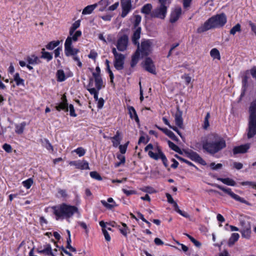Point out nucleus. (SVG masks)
<instances>
[{"mask_svg":"<svg viewBox=\"0 0 256 256\" xmlns=\"http://www.w3.org/2000/svg\"><path fill=\"white\" fill-rule=\"evenodd\" d=\"M250 148V144H244L240 145V146H235L233 148V153L234 154H244Z\"/></svg>","mask_w":256,"mask_h":256,"instance_id":"dca6fc26","label":"nucleus"},{"mask_svg":"<svg viewBox=\"0 0 256 256\" xmlns=\"http://www.w3.org/2000/svg\"><path fill=\"white\" fill-rule=\"evenodd\" d=\"M138 46V48L135 52L134 54L132 56V61L130 62V66L132 68H134L137 64L139 57H140V42H138V44H136Z\"/></svg>","mask_w":256,"mask_h":256,"instance_id":"412c9836","label":"nucleus"},{"mask_svg":"<svg viewBox=\"0 0 256 256\" xmlns=\"http://www.w3.org/2000/svg\"><path fill=\"white\" fill-rule=\"evenodd\" d=\"M122 12L121 16L124 18L132 10L131 0H121Z\"/></svg>","mask_w":256,"mask_h":256,"instance_id":"f8f14e48","label":"nucleus"},{"mask_svg":"<svg viewBox=\"0 0 256 256\" xmlns=\"http://www.w3.org/2000/svg\"><path fill=\"white\" fill-rule=\"evenodd\" d=\"M120 133L119 131L116 132V134L113 137L110 138L112 140V145L114 147H117L120 144L121 138H120Z\"/></svg>","mask_w":256,"mask_h":256,"instance_id":"b1692460","label":"nucleus"},{"mask_svg":"<svg viewBox=\"0 0 256 256\" xmlns=\"http://www.w3.org/2000/svg\"><path fill=\"white\" fill-rule=\"evenodd\" d=\"M41 58L46 59L48 62L52 58V56L50 52H46L45 49L43 48L42 49Z\"/></svg>","mask_w":256,"mask_h":256,"instance_id":"473e14b6","label":"nucleus"},{"mask_svg":"<svg viewBox=\"0 0 256 256\" xmlns=\"http://www.w3.org/2000/svg\"><path fill=\"white\" fill-rule=\"evenodd\" d=\"M248 111L247 136L248 138H250L256 134V99L251 102Z\"/></svg>","mask_w":256,"mask_h":256,"instance_id":"20e7f679","label":"nucleus"},{"mask_svg":"<svg viewBox=\"0 0 256 256\" xmlns=\"http://www.w3.org/2000/svg\"><path fill=\"white\" fill-rule=\"evenodd\" d=\"M64 52L67 56H73L77 54L79 52V50L73 48L72 44H70V38H68V40H66L64 43Z\"/></svg>","mask_w":256,"mask_h":256,"instance_id":"9d476101","label":"nucleus"},{"mask_svg":"<svg viewBox=\"0 0 256 256\" xmlns=\"http://www.w3.org/2000/svg\"><path fill=\"white\" fill-rule=\"evenodd\" d=\"M90 176L94 179H96L98 180H102V178L101 177V176L98 172L96 171L90 172Z\"/></svg>","mask_w":256,"mask_h":256,"instance_id":"37998d69","label":"nucleus"},{"mask_svg":"<svg viewBox=\"0 0 256 256\" xmlns=\"http://www.w3.org/2000/svg\"><path fill=\"white\" fill-rule=\"evenodd\" d=\"M95 83H96V86L98 90H100L102 86V78H97L96 80H94Z\"/></svg>","mask_w":256,"mask_h":256,"instance_id":"c03bdc74","label":"nucleus"},{"mask_svg":"<svg viewBox=\"0 0 256 256\" xmlns=\"http://www.w3.org/2000/svg\"><path fill=\"white\" fill-rule=\"evenodd\" d=\"M210 118V112H208L204 118V128L206 129L209 126L208 119Z\"/></svg>","mask_w":256,"mask_h":256,"instance_id":"de8ad7c7","label":"nucleus"},{"mask_svg":"<svg viewBox=\"0 0 256 256\" xmlns=\"http://www.w3.org/2000/svg\"><path fill=\"white\" fill-rule=\"evenodd\" d=\"M152 5L150 4H144L141 9V12L145 14H150L152 10Z\"/></svg>","mask_w":256,"mask_h":256,"instance_id":"a878e982","label":"nucleus"},{"mask_svg":"<svg viewBox=\"0 0 256 256\" xmlns=\"http://www.w3.org/2000/svg\"><path fill=\"white\" fill-rule=\"evenodd\" d=\"M44 142H46V144H44V146L48 150H51L52 151L54 150L53 146L52 144L46 138L44 139Z\"/></svg>","mask_w":256,"mask_h":256,"instance_id":"8fccbe9b","label":"nucleus"},{"mask_svg":"<svg viewBox=\"0 0 256 256\" xmlns=\"http://www.w3.org/2000/svg\"><path fill=\"white\" fill-rule=\"evenodd\" d=\"M62 102L60 103L58 106H56V108L58 111L61 110H64L66 112H68V103L66 98V96L64 94L62 97Z\"/></svg>","mask_w":256,"mask_h":256,"instance_id":"a211bd4d","label":"nucleus"},{"mask_svg":"<svg viewBox=\"0 0 256 256\" xmlns=\"http://www.w3.org/2000/svg\"><path fill=\"white\" fill-rule=\"evenodd\" d=\"M167 8H168L166 6H159L152 11L151 17L162 20L164 19L167 12Z\"/></svg>","mask_w":256,"mask_h":256,"instance_id":"6e6552de","label":"nucleus"},{"mask_svg":"<svg viewBox=\"0 0 256 256\" xmlns=\"http://www.w3.org/2000/svg\"><path fill=\"white\" fill-rule=\"evenodd\" d=\"M97 4H94L92 5H89L86 6L84 8L83 10L82 14H90L92 11L94 10V8L97 6Z\"/></svg>","mask_w":256,"mask_h":256,"instance_id":"bb28decb","label":"nucleus"},{"mask_svg":"<svg viewBox=\"0 0 256 256\" xmlns=\"http://www.w3.org/2000/svg\"><path fill=\"white\" fill-rule=\"evenodd\" d=\"M70 108V114L72 116L76 117V114L75 112L74 108V106L72 104H70L69 106Z\"/></svg>","mask_w":256,"mask_h":256,"instance_id":"6e6d98bb","label":"nucleus"},{"mask_svg":"<svg viewBox=\"0 0 256 256\" xmlns=\"http://www.w3.org/2000/svg\"><path fill=\"white\" fill-rule=\"evenodd\" d=\"M212 186L222 190L224 192L228 194L232 198L235 200H236L240 202L243 204H245L248 206L250 205V203L248 201L245 200L244 198H240L238 195L235 194L232 191V190L230 188H224L216 184H212Z\"/></svg>","mask_w":256,"mask_h":256,"instance_id":"423d86ee","label":"nucleus"},{"mask_svg":"<svg viewBox=\"0 0 256 256\" xmlns=\"http://www.w3.org/2000/svg\"><path fill=\"white\" fill-rule=\"evenodd\" d=\"M38 252L42 254H46L47 255L54 256L52 251L51 246L50 244H46V247L44 249L39 250Z\"/></svg>","mask_w":256,"mask_h":256,"instance_id":"7c9ffc66","label":"nucleus"},{"mask_svg":"<svg viewBox=\"0 0 256 256\" xmlns=\"http://www.w3.org/2000/svg\"><path fill=\"white\" fill-rule=\"evenodd\" d=\"M97 56H98L97 52L94 50H91L90 54L88 55V57L89 58H92L94 60H95L96 58L97 57Z\"/></svg>","mask_w":256,"mask_h":256,"instance_id":"680f3d73","label":"nucleus"},{"mask_svg":"<svg viewBox=\"0 0 256 256\" xmlns=\"http://www.w3.org/2000/svg\"><path fill=\"white\" fill-rule=\"evenodd\" d=\"M210 166L212 170H216L222 167V164H216L214 162H212L210 164Z\"/></svg>","mask_w":256,"mask_h":256,"instance_id":"864d4df0","label":"nucleus"},{"mask_svg":"<svg viewBox=\"0 0 256 256\" xmlns=\"http://www.w3.org/2000/svg\"><path fill=\"white\" fill-rule=\"evenodd\" d=\"M128 142L125 144L124 145H120L119 146V149L120 152L122 154H124L126 153L128 145Z\"/></svg>","mask_w":256,"mask_h":256,"instance_id":"603ef678","label":"nucleus"},{"mask_svg":"<svg viewBox=\"0 0 256 256\" xmlns=\"http://www.w3.org/2000/svg\"><path fill=\"white\" fill-rule=\"evenodd\" d=\"M144 69L149 72L152 74H156L155 66L150 58H146L144 61Z\"/></svg>","mask_w":256,"mask_h":256,"instance_id":"4468645a","label":"nucleus"},{"mask_svg":"<svg viewBox=\"0 0 256 256\" xmlns=\"http://www.w3.org/2000/svg\"><path fill=\"white\" fill-rule=\"evenodd\" d=\"M240 225L242 228L240 230L242 236L246 239H250L251 236V224L250 222L244 220H240Z\"/></svg>","mask_w":256,"mask_h":256,"instance_id":"0eeeda50","label":"nucleus"},{"mask_svg":"<svg viewBox=\"0 0 256 256\" xmlns=\"http://www.w3.org/2000/svg\"><path fill=\"white\" fill-rule=\"evenodd\" d=\"M2 148L7 152H12V148L10 144H4L2 146Z\"/></svg>","mask_w":256,"mask_h":256,"instance_id":"5fc2aeb1","label":"nucleus"},{"mask_svg":"<svg viewBox=\"0 0 256 256\" xmlns=\"http://www.w3.org/2000/svg\"><path fill=\"white\" fill-rule=\"evenodd\" d=\"M241 32V26L240 24H237L230 30V34L234 35L236 32Z\"/></svg>","mask_w":256,"mask_h":256,"instance_id":"a19ab883","label":"nucleus"},{"mask_svg":"<svg viewBox=\"0 0 256 256\" xmlns=\"http://www.w3.org/2000/svg\"><path fill=\"white\" fill-rule=\"evenodd\" d=\"M71 242H72L71 238H68L67 240H66L67 245H66V248H67L70 250L72 252H76V249L71 246V244H70Z\"/></svg>","mask_w":256,"mask_h":256,"instance_id":"a18cd8bd","label":"nucleus"},{"mask_svg":"<svg viewBox=\"0 0 256 256\" xmlns=\"http://www.w3.org/2000/svg\"><path fill=\"white\" fill-rule=\"evenodd\" d=\"M26 60L30 64H36L38 63V57L34 55L27 57Z\"/></svg>","mask_w":256,"mask_h":256,"instance_id":"58836bf2","label":"nucleus"},{"mask_svg":"<svg viewBox=\"0 0 256 256\" xmlns=\"http://www.w3.org/2000/svg\"><path fill=\"white\" fill-rule=\"evenodd\" d=\"M148 156L151 158H154V160H158L160 158V156L159 154L154 153L152 151H149L148 152Z\"/></svg>","mask_w":256,"mask_h":256,"instance_id":"09e8293b","label":"nucleus"},{"mask_svg":"<svg viewBox=\"0 0 256 256\" xmlns=\"http://www.w3.org/2000/svg\"><path fill=\"white\" fill-rule=\"evenodd\" d=\"M168 144L169 147L172 150H173L175 151L176 152L182 154V152L180 148L176 144H175L174 142H172L170 140L168 141Z\"/></svg>","mask_w":256,"mask_h":256,"instance_id":"2f4dec72","label":"nucleus"},{"mask_svg":"<svg viewBox=\"0 0 256 256\" xmlns=\"http://www.w3.org/2000/svg\"><path fill=\"white\" fill-rule=\"evenodd\" d=\"M240 238L239 234L238 233H232L228 241V245L229 246H232L234 243L238 241Z\"/></svg>","mask_w":256,"mask_h":256,"instance_id":"393cba45","label":"nucleus"},{"mask_svg":"<svg viewBox=\"0 0 256 256\" xmlns=\"http://www.w3.org/2000/svg\"><path fill=\"white\" fill-rule=\"evenodd\" d=\"M210 56L214 59L220 60V56L219 51L218 49L212 48L210 52Z\"/></svg>","mask_w":256,"mask_h":256,"instance_id":"ea45409f","label":"nucleus"},{"mask_svg":"<svg viewBox=\"0 0 256 256\" xmlns=\"http://www.w3.org/2000/svg\"><path fill=\"white\" fill-rule=\"evenodd\" d=\"M157 148L158 152L159 155L160 156V158H161V160H162L163 164H164V166L166 168H167L168 166V160L166 156L162 152L161 150L158 147Z\"/></svg>","mask_w":256,"mask_h":256,"instance_id":"c9c22d12","label":"nucleus"},{"mask_svg":"<svg viewBox=\"0 0 256 256\" xmlns=\"http://www.w3.org/2000/svg\"><path fill=\"white\" fill-rule=\"evenodd\" d=\"M26 126V122H22L19 124H16V130H15L16 132L18 134H22Z\"/></svg>","mask_w":256,"mask_h":256,"instance_id":"c756f323","label":"nucleus"},{"mask_svg":"<svg viewBox=\"0 0 256 256\" xmlns=\"http://www.w3.org/2000/svg\"><path fill=\"white\" fill-rule=\"evenodd\" d=\"M124 56L120 54L118 57L114 58V66L118 70H122L124 68Z\"/></svg>","mask_w":256,"mask_h":256,"instance_id":"2eb2a0df","label":"nucleus"},{"mask_svg":"<svg viewBox=\"0 0 256 256\" xmlns=\"http://www.w3.org/2000/svg\"><path fill=\"white\" fill-rule=\"evenodd\" d=\"M186 156L191 160L197 162L202 166L206 164V162L202 158V157L196 152L192 150H184Z\"/></svg>","mask_w":256,"mask_h":256,"instance_id":"1a4fd4ad","label":"nucleus"},{"mask_svg":"<svg viewBox=\"0 0 256 256\" xmlns=\"http://www.w3.org/2000/svg\"><path fill=\"white\" fill-rule=\"evenodd\" d=\"M141 22V16L140 15L135 16V20L134 23V27L132 29L133 34L132 36V40L134 44H138V40L140 37L142 28L139 26Z\"/></svg>","mask_w":256,"mask_h":256,"instance_id":"39448f33","label":"nucleus"},{"mask_svg":"<svg viewBox=\"0 0 256 256\" xmlns=\"http://www.w3.org/2000/svg\"><path fill=\"white\" fill-rule=\"evenodd\" d=\"M227 18L224 13L217 14L208 18L197 29L198 33H202L209 30L222 27L226 22Z\"/></svg>","mask_w":256,"mask_h":256,"instance_id":"f03ea898","label":"nucleus"},{"mask_svg":"<svg viewBox=\"0 0 256 256\" xmlns=\"http://www.w3.org/2000/svg\"><path fill=\"white\" fill-rule=\"evenodd\" d=\"M248 77L246 75H244L242 78V85L243 86L246 88L247 86L248 82Z\"/></svg>","mask_w":256,"mask_h":256,"instance_id":"69168bd1","label":"nucleus"},{"mask_svg":"<svg viewBox=\"0 0 256 256\" xmlns=\"http://www.w3.org/2000/svg\"><path fill=\"white\" fill-rule=\"evenodd\" d=\"M78 224L84 230H85L86 233V234H88V228L86 224L83 222H78Z\"/></svg>","mask_w":256,"mask_h":256,"instance_id":"13d9d810","label":"nucleus"},{"mask_svg":"<svg viewBox=\"0 0 256 256\" xmlns=\"http://www.w3.org/2000/svg\"><path fill=\"white\" fill-rule=\"evenodd\" d=\"M160 6H166L168 8L170 2L168 0H158Z\"/></svg>","mask_w":256,"mask_h":256,"instance_id":"bf43d9fd","label":"nucleus"},{"mask_svg":"<svg viewBox=\"0 0 256 256\" xmlns=\"http://www.w3.org/2000/svg\"><path fill=\"white\" fill-rule=\"evenodd\" d=\"M176 124L180 128H183V120L182 112L178 110L174 116Z\"/></svg>","mask_w":256,"mask_h":256,"instance_id":"4be33fe9","label":"nucleus"},{"mask_svg":"<svg viewBox=\"0 0 256 256\" xmlns=\"http://www.w3.org/2000/svg\"><path fill=\"white\" fill-rule=\"evenodd\" d=\"M166 198H167V200H168V202L171 204H174V202H174V199L172 198V196L168 194V193H166Z\"/></svg>","mask_w":256,"mask_h":256,"instance_id":"e2e57ef3","label":"nucleus"},{"mask_svg":"<svg viewBox=\"0 0 256 256\" xmlns=\"http://www.w3.org/2000/svg\"><path fill=\"white\" fill-rule=\"evenodd\" d=\"M226 146V140L216 134H212L202 143V148L209 154L214 156Z\"/></svg>","mask_w":256,"mask_h":256,"instance_id":"f257e3e1","label":"nucleus"},{"mask_svg":"<svg viewBox=\"0 0 256 256\" xmlns=\"http://www.w3.org/2000/svg\"><path fill=\"white\" fill-rule=\"evenodd\" d=\"M32 183L33 180L32 178H28L22 182L24 186L28 189L30 188Z\"/></svg>","mask_w":256,"mask_h":256,"instance_id":"49530a36","label":"nucleus"},{"mask_svg":"<svg viewBox=\"0 0 256 256\" xmlns=\"http://www.w3.org/2000/svg\"><path fill=\"white\" fill-rule=\"evenodd\" d=\"M128 110L130 118L132 119H134L137 124H139L140 120L134 108L132 106H128Z\"/></svg>","mask_w":256,"mask_h":256,"instance_id":"5701e85b","label":"nucleus"},{"mask_svg":"<svg viewBox=\"0 0 256 256\" xmlns=\"http://www.w3.org/2000/svg\"><path fill=\"white\" fill-rule=\"evenodd\" d=\"M150 52V42L148 40L142 42L140 45V54L142 56H146L149 54Z\"/></svg>","mask_w":256,"mask_h":256,"instance_id":"ddd939ff","label":"nucleus"},{"mask_svg":"<svg viewBox=\"0 0 256 256\" xmlns=\"http://www.w3.org/2000/svg\"><path fill=\"white\" fill-rule=\"evenodd\" d=\"M102 233L104 235L105 240L107 242H110V240L111 238H110V236L109 234L108 233V232H107V230H102Z\"/></svg>","mask_w":256,"mask_h":256,"instance_id":"052dcab7","label":"nucleus"},{"mask_svg":"<svg viewBox=\"0 0 256 256\" xmlns=\"http://www.w3.org/2000/svg\"><path fill=\"white\" fill-rule=\"evenodd\" d=\"M80 26V20L76 21L72 26L70 29V35L72 36L75 30Z\"/></svg>","mask_w":256,"mask_h":256,"instance_id":"f704fd0d","label":"nucleus"},{"mask_svg":"<svg viewBox=\"0 0 256 256\" xmlns=\"http://www.w3.org/2000/svg\"><path fill=\"white\" fill-rule=\"evenodd\" d=\"M82 36V32L80 30H77L73 34L72 36H68L66 40H68V38H70V44H72V42H76L78 40V38Z\"/></svg>","mask_w":256,"mask_h":256,"instance_id":"c85d7f7f","label":"nucleus"},{"mask_svg":"<svg viewBox=\"0 0 256 256\" xmlns=\"http://www.w3.org/2000/svg\"><path fill=\"white\" fill-rule=\"evenodd\" d=\"M249 26L251 27L252 30L256 34V26L252 21H248Z\"/></svg>","mask_w":256,"mask_h":256,"instance_id":"338daca9","label":"nucleus"},{"mask_svg":"<svg viewBox=\"0 0 256 256\" xmlns=\"http://www.w3.org/2000/svg\"><path fill=\"white\" fill-rule=\"evenodd\" d=\"M119 6V2H116L114 3V4L112 5L111 6H109L108 8V10L110 11H113L115 10H116L118 7Z\"/></svg>","mask_w":256,"mask_h":256,"instance_id":"0e129e2a","label":"nucleus"},{"mask_svg":"<svg viewBox=\"0 0 256 256\" xmlns=\"http://www.w3.org/2000/svg\"><path fill=\"white\" fill-rule=\"evenodd\" d=\"M57 80L58 82H63L66 80V76L63 70H59L56 72Z\"/></svg>","mask_w":256,"mask_h":256,"instance_id":"e433bc0d","label":"nucleus"},{"mask_svg":"<svg viewBox=\"0 0 256 256\" xmlns=\"http://www.w3.org/2000/svg\"><path fill=\"white\" fill-rule=\"evenodd\" d=\"M217 180L228 186H234L236 184V182L230 178H217Z\"/></svg>","mask_w":256,"mask_h":256,"instance_id":"cd10ccee","label":"nucleus"},{"mask_svg":"<svg viewBox=\"0 0 256 256\" xmlns=\"http://www.w3.org/2000/svg\"><path fill=\"white\" fill-rule=\"evenodd\" d=\"M54 214L56 216V220L60 218H70L75 213L79 214L78 208L74 206L62 203L60 205L52 206Z\"/></svg>","mask_w":256,"mask_h":256,"instance_id":"7ed1b4c3","label":"nucleus"},{"mask_svg":"<svg viewBox=\"0 0 256 256\" xmlns=\"http://www.w3.org/2000/svg\"><path fill=\"white\" fill-rule=\"evenodd\" d=\"M128 36L126 34H124L120 37L117 42L116 48L120 51H124L127 48L128 44Z\"/></svg>","mask_w":256,"mask_h":256,"instance_id":"9b49d317","label":"nucleus"},{"mask_svg":"<svg viewBox=\"0 0 256 256\" xmlns=\"http://www.w3.org/2000/svg\"><path fill=\"white\" fill-rule=\"evenodd\" d=\"M182 14V8H176L172 12L170 18V22L174 23L176 22Z\"/></svg>","mask_w":256,"mask_h":256,"instance_id":"6ab92c4d","label":"nucleus"},{"mask_svg":"<svg viewBox=\"0 0 256 256\" xmlns=\"http://www.w3.org/2000/svg\"><path fill=\"white\" fill-rule=\"evenodd\" d=\"M101 203L105 208L108 210H112L114 207L118 206L113 198H110L108 199V202L104 200H101Z\"/></svg>","mask_w":256,"mask_h":256,"instance_id":"aec40b11","label":"nucleus"},{"mask_svg":"<svg viewBox=\"0 0 256 256\" xmlns=\"http://www.w3.org/2000/svg\"><path fill=\"white\" fill-rule=\"evenodd\" d=\"M74 152L78 154L80 156H83L85 153L86 151L85 150L82 148H78L77 149H76Z\"/></svg>","mask_w":256,"mask_h":256,"instance_id":"3c124183","label":"nucleus"},{"mask_svg":"<svg viewBox=\"0 0 256 256\" xmlns=\"http://www.w3.org/2000/svg\"><path fill=\"white\" fill-rule=\"evenodd\" d=\"M14 80L16 82L17 86H24V80L20 78L18 73L15 74Z\"/></svg>","mask_w":256,"mask_h":256,"instance_id":"72a5a7b5","label":"nucleus"},{"mask_svg":"<svg viewBox=\"0 0 256 256\" xmlns=\"http://www.w3.org/2000/svg\"><path fill=\"white\" fill-rule=\"evenodd\" d=\"M252 76L256 79V66L253 67L250 70Z\"/></svg>","mask_w":256,"mask_h":256,"instance_id":"774afa93","label":"nucleus"},{"mask_svg":"<svg viewBox=\"0 0 256 256\" xmlns=\"http://www.w3.org/2000/svg\"><path fill=\"white\" fill-rule=\"evenodd\" d=\"M164 133L169 136L173 140L178 142V138L174 134L172 131L168 130V128H166V130H164Z\"/></svg>","mask_w":256,"mask_h":256,"instance_id":"4c0bfd02","label":"nucleus"},{"mask_svg":"<svg viewBox=\"0 0 256 256\" xmlns=\"http://www.w3.org/2000/svg\"><path fill=\"white\" fill-rule=\"evenodd\" d=\"M60 44V42L58 40L57 41H52L49 42L46 46V48L50 50H52Z\"/></svg>","mask_w":256,"mask_h":256,"instance_id":"79ce46f5","label":"nucleus"},{"mask_svg":"<svg viewBox=\"0 0 256 256\" xmlns=\"http://www.w3.org/2000/svg\"><path fill=\"white\" fill-rule=\"evenodd\" d=\"M71 166H74L76 168L80 170H89L88 164L86 161H72L70 162Z\"/></svg>","mask_w":256,"mask_h":256,"instance_id":"f3484780","label":"nucleus"},{"mask_svg":"<svg viewBox=\"0 0 256 256\" xmlns=\"http://www.w3.org/2000/svg\"><path fill=\"white\" fill-rule=\"evenodd\" d=\"M109 4L108 0H100L98 2V4L104 8H106Z\"/></svg>","mask_w":256,"mask_h":256,"instance_id":"4d7b16f0","label":"nucleus"}]
</instances>
